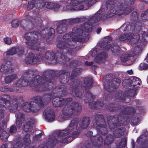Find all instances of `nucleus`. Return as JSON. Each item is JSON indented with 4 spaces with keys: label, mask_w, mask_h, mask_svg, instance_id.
I'll return each instance as SVG.
<instances>
[{
    "label": "nucleus",
    "mask_w": 148,
    "mask_h": 148,
    "mask_svg": "<svg viewBox=\"0 0 148 148\" xmlns=\"http://www.w3.org/2000/svg\"><path fill=\"white\" fill-rule=\"evenodd\" d=\"M135 56V54L134 53L133 55L130 56L128 54H123L120 58L121 61L123 62H125L127 61L130 59V57H134Z\"/></svg>",
    "instance_id": "41"
},
{
    "label": "nucleus",
    "mask_w": 148,
    "mask_h": 148,
    "mask_svg": "<svg viewBox=\"0 0 148 148\" xmlns=\"http://www.w3.org/2000/svg\"><path fill=\"white\" fill-rule=\"evenodd\" d=\"M107 55L106 52L102 51L100 53L98 56L95 57L94 61L98 63H99L102 60L106 59L107 57Z\"/></svg>",
    "instance_id": "32"
},
{
    "label": "nucleus",
    "mask_w": 148,
    "mask_h": 148,
    "mask_svg": "<svg viewBox=\"0 0 148 148\" xmlns=\"http://www.w3.org/2000/svg\"><path fill=\"white\" fill-rule=\"evenodd\" d=\"M90 123L89 117H84L81 122L79 124L81 128L82 129H86Z\"/></svg>",
    "instance_id": "31"
},
{
    "label": "nucleus",
    "mask_w": 148,
    "mask_h": 148,
    "mask_svg": "<svg viewBox=\"0 0 148 148\" xmlns=\"http://www.w3.org/2000/svg\"><path fill=\"white\" fill-rule=\"evenodd\" d=\"M16 52L19 55H21L24 53V49L23 47H18L16 48Z\"/></svg>",
    "instance_id": "59"
},
{
    "label": "nucleus",
    "mask_w": 148,
    "mask_h": 148,
    "mask_svg": "<svg viewBox=\"0 0 148 148\" xmlns=\"http://www.w3.org/2000/svg\"><path fill=\"white\" fill-rule=\"evenodd\" d=\"M106 108L110 112L117 111L120 110V114L118 115H109L107 117L108 122L112 123L110 128L114 129L118 126L125 125L131 120L132 123L136 125L137 122H135V120L131 119L130 115L133 116L135 113L136 109L133 107H128L125 105H121L118 103H110L107 106Z\"/></svg>",
    "instance_id": "3"
},
{
    "label": "nucleus",
    "mask_w": 148,
    "mask_h": 148,
    "mask_svg": "<svg viewBox=\"0 0 148 148\" xmlns=\"http://www.w3.org/2000/svg\"><path fill=\"white\" fill-rule=\"evenodd\" d=\"M134 92H129V90L127 91L126 94L125 95L124 99L121 101L126 103H129L130 101V97H134L136 95V89H134L133 90Z\"/></svg>",
    "instance_id": "30"
},
{
    "label": "nucleus",
    "mask_w": 148,
    "mask_h": 148,
    "mask_svg": "<svg viewBox=\"0 0 148 148\" xmlns=\"http://www.w3.org/2000/svg\"><path fill=\"white\" fill-rule=\"evenodd\" d=\"M45 4L47 5V7L48 9H55L59 8L60 7L59 4L55 3L47 2L45 3Z\"/></svg>",
    "instance_id": "42"
},
{
    "label": "nucleus",
    "mask_w": 148,
    "mask_h": 148,
    "mask_svg": "<svg viewBox=\"0 0 148 148\" xmlns=\"http://www.w3.org/2000/svg\"><path fill=\"white\" fill-rule=\"evenodd\" d=\"M45 119L49 122L53 121L55 118L54 112L50 109L47 108L44 112Z\"/></svg>",
    "instance_id": "22"
},
{
    "label": "nucleus",
    "mask_w": 148,
    "mask_h": 148,
    "mask_svg": "<svg viewBox=\"0 0 148 148\" xmlns=\"http://www.w3.org/2000/svg\"><path fill=\"white\" fill-rule=\"evenodd\" d=\"M82 69L81 68H76L72 70L70 75H69V79L72 82L78 76L81 74Z\"/></svg>",
    "instance_id": "28"
},
{
    "label": "nucleus",
    "mask_w": 148,
    "mask_h": 148,
    "mask_svg": "<svg viewBox=\"0 0 148 148\" xmlns=\"http://www.w3.org/2000/svg\"><path fill=\"white\" fill-rule=\"evenodd\" d=\"M25 61L26 64L29 65H31L36 64L34 55L32 52H29L28 53Z\"/></svg>",
    "instance_id": "25"
},
{
    "label": "nucleus",
    "mask_w": 148,
    "mask_h": 148,
    "mask_svg": "<svg viewBox=\"0 0 148 148\" xmlns=\"http://www.w3.org/2000/svg\"><path fill=\"white\" fill-rule=\"evenodd\" d=\"M66 87L64 85L59 86L55 88L51 92L45 93L42 97L38 96L32 98V101L25 102L23 104L22 109L26 112H29L31 110L37 111L40 108V106L43 107L49 102L56 95L63 96L66 94Z\"/></svg>",
    "instance_id": "4"
},
{
    "label": "nucleus",
    "mask_w": 148,
    "mask_h": 148,
    "mask_svg": "<svg viewBox=\"0 0 148 148\" xmlns=\"http://www.w3.org/2000/svg\"><path fill=\"white\" fill-rule=\"evenodd\" d=\"M80 134V132L77 131H74L71 135L74 139L75 138L77 137Z\"/></svg>",
    "instance_id": "62"
},
{
    "label": "nucleus",
    "mask_w": 148,
    "mask_h": 148,
    "mask_svg": "<svg viewBox=\"0 0 148 148\" xmlns=\"http://www.w3.org/2000/svg\"><path fill=\"white\" fill-rule=\"evenodd\" d=\"M65 0L66 8L70 10L79 11L83 10L84 5L90 7L97 2V0Z\"/></svg>",
    "instance_id": "9"
},
{
    "label": "nucleus",
    "mask_w": 148,
    "mask_h": 148,
    "mask_svg": "<svg viewBox=\"0 0 148 148\" xmlns=\"http://www.w3.org/2000/svg\"><path fill=\"white\" fill-rule=\"evenodd\" d=\"M34 57L36 60V63L37 61L40 62L44 61L45 62L44 50L43 49L42 51L39 52L36 54Z\"/></svg>",
    "instance_id": "33"
},
{
    "label": "nucleus",
    "mask_w": 148,
    "mask_h": 148,
    "mask_svg": "<svg viewBox=\"0 0 148 148\" xmlns=\"http://www.w3.org/2000/svg\"><path fill=\"white\" fill-rule=\"evenodd\" d=\"M130 79L132 89L129 90V92H134L133 90L134 89H136V90L138 88H141V81L139 78L135 76H132L130 77Z\"/></svg>",
    "instance_id": "20"
},
{
    "label": "nucleus",
    "mask_w": 148,
    "mask_h": 148,
    "mask_svg": "<svg viewBox=\"0 0 148 148\" xmlns=\"http://www.w3.org/2000/svg\"><path fill=\"white\" fill-rule=\"evenodd\" d=\"M16 118V124L17 126L20 128L22 124L23 123L25 120V114L21 112H19L15 115Z\"/></svg>",
    "instance_id": "26"
},
{
    "label": "nucleus",
    "mask_w": 148,
    "mask_h": 148,
    "mask_svg": "<svg viewBox=\"0 0 148 148\" xmlns=\"http://www.w3.org/2000/svg\"><path fill=\"white\" fill-rule=\"evenodd\" d=\"M84 84L86 93L82 99L84 101L85 103H88L89 106L91 109L101 108L103 106V101L101 100L97 101L96 102L93 101L95 99V96L90 92V89L93 85L92 79L89 77L85 78ZM84 88L82 82L77 79L70 85L69 89L72 95L81 99L82 98L83 93L84 92Z\"/></svg>",
    "instance_id": "2"
},
{
    "label": "nucleus",
    "mask_w": 148,
    "mask_h": 148,
    "mask_svg": "<svg viewBox=\"0 0 148 148\" xmlns=\"http://www.w3.org/2000/svg\"><path fill=\"white\" fill-rule=\"evenodd\" d=\"M36 70L28 69L25 71L21 77L23 86L29 85L31 86L35 87V90L38 92L46 91L48 88L44 84L43 75L42 76L37 75Z\"/></svg>",
    "instance_id": "6"
},
{
    "label": "nucleus",
    "mask_w": 148,
    "mask_h": 148,
    "mask_svg": "<svg viewBox=\"0 0 148 148\" xmlns=\"http://www.w3.org/2000/svg\"><path fill=\"white\" fill-rule=\"evenodd\" d=\"M138 13L137 12L134 11L130 16V19L132 21L135 22L137 21L138 18Z\"/></svg>",
    "instance_id": "44"
},
{
    "label": "nucleus",
    "mask_w": 148,
    "mask_h": 148,
    "mask_svg": "<svg viewBox=\"0 0 148 148\" xmlns=\"http://www.w3.org/2000/svg\"><path fill=\"white\" fill-rule=\"evenodd\" d=\"M66 20H68L67 24L70 25L77 23L81 21V19L79 18H74L71 20L67 19Z\"/></svg>",
    "instance_id": "50"
},
{
    "label": "nucleus",
    "mask_w": 148,
    "mask_h": 148,
    "mask_svg": "<svg viewBox=\"0 0 148 148\" xmlns=\"http://www.w3.org/2000/svg\"><path fill=\"white\" fill-rule=\"evenodd\" d=\"M45 62L51 64H55L58 63L63 64L71 59L67 55L64 54V52L60 49H59L56 53L53 51L48 50L45 53Z\"/></svg>",
    "instance_id": "8"
},
{
    "label": "nucleus",
    "mask_w": 148,
    "mask_h": 148,
    "mask_svg": "<svg viewBox=\"0 0 148 148\" xmlns=\"http://www.w3.org/2000/svg\"><path fill=\"white\" fill-rule=\"evenodd\" d=\"M141 17L143 21H148V9L142 12Z\"/></svg>",
    "instance_id": "48"
},
{
    "label": "nucleus",
    "mask_w": 148,
    "mask_h": 148,
    "mask_svg": "<svg viewBox=\"0 0 148 148\" xmlns=\"http://www.w3.org/2000/svg\"><path fill=\"white\" fill-rule=\"evenodd\" d=\"M32 120L31 119L28 120L25 125L23 126V130L24 131L27 132L29 131V130L31 128V124L32 123Z\"/></svg>",
    "instance_id": "45"
},
{
    "label": "nucleus",
    "mask_w": 148,
    "mask_h": 148,
    "mask_svg": "<svg viewBox=\"0 0 148 148\" xmlns=\"http://www.w3.org/2000/svg\"><path fill=\"white\" fill-rule=\"evenodd\" d=\"M23 143L20 141H17L14 144L13 146V148H23Z\"/></svg>",
    "instance_id": "56"
},
{
    "label": "nucleus",
    "mask_w": 148,
    "mask_h": 148,
    "mask_svg": "<svg viewBox=\"0 0 148 148\" xmlns=\"http://www.w3.org/2000/svg\"><path fill=\"white\" fill-rule=\"evenodd\" d=\"M35 7L38 9L40 10L43 7V4L40 0H35Z\"/></svg>",
    "instance_id": "49"
},
{
    "label": "nucleus",
    "mask_w": 148,
    "mask_h": 148,
    "mask_svg": "<svg viewBox=\"0 0 148 148\" xmlns=\"http://www.w3.org/2000/svg\"><path fill=\"white\" fill-rule=\"evenodd\" d=\"M55 30L53 28H50L49 29L45 28L39 31V35L42 38H45L46 41L52 40L54 37Z\"/></svg>",
    "instance_id": "16"
},
{
    "label": "nucleus",
    "mask_w": 148,
    "mask_h": 148,
    "mask_svg": "<svg viewBox=\"0 0 148 148\" xmlns=\"http://www.w3.org/2000/svg\"><path fill=\"white\" fill-rule=\"evenodd\" d=\"M73 32L63 35L62 40L57 41V47L60 49L66 56L70 58L72 54H75L76 46L72 42H84L92 31L91 24L86 22L82 25H77L72 29Z\"/></svg>",
    "instance_id": "1"
},
{
    "label": "nucleus",
    "mask_w": 148,
    "mask_h": 148,
    "mask_svg": "<svg viewBox=\"0 0 148 148\" xmlns=\"http://www.w3.org/2000/svg\"><path fill=\"white\" fill-rule=\"evenodd\" d=\"M114 75L110 73L102 78L104 88L109 92H111L117 89L121 82L120 79L117 78H114Z\"/></svg>",
    "instance_id": "10"
},
{
    "label": "nucleus",
    "mask_w": 148,
    "mask_h": 148,
    "mask_svg": "<svg viewBox=\"0 0 148 148\" xmlns=\"http://www.w3.org/2000/svg\"><path fill=\"white\" fill-rule=\"evenodd\" d=\"M132 34L131 32L126 34H122L121 35L119 39L120 40L122 41H127L130 40L131 41L132 40L134 39L133 38L132 36Z\"/></svg>",
    "instance_id": "34"
},
{
    "label": "nucleus",
    "mask_w": 148,
    "mask_h": 148,
    "mask_svg": "<svg viewBox=\"0 0 148 148\" xmlns=\"http://www.w3.org/2000/svg\"><path fill=\"white\" fill-rule=\"evenodd\" d=\"M124 5L127 6V7H125L124 9L123 4L121 3L122 4V9L121 11H119V13L116 14L119 16H121V15H126L130 13L133 10L134 8L132 6H130V5L133 4L135 1V0H124Z\"/></svg>",
    "instance_id": "15"
},
{
    "label": "nucleus",
    "mask_w": 148,
    "mask_h": 148,
    "mask_svg": "<svg viewBox=\"0 0 148 148\" xmlns=\"http://www.w3.org/2000/svg\"><path fill=\"white\" fill-rule=\"evenodd\" d=\"M17 78V75L14 74L8 75L4 78V82L6 84H9L13 81L15 80Z\"/></svg>",
    "instance_id": "37"
},
{
    "label": "nucleus",
    "mask_w": 148,
    "mask_h": 148,
    "mask_svg": "<svg viewBox=\"0 0 148 148\" xmlns=\"http://www.w3.org/2000/svg\"><path fill=\"white\" fill-rule=\"evenodd\" d=\"M140 148H148V138L141 142Z\"/></svg>",
    "instance_id": "53"
},
{
    "label": "nucleus",
    "mask_w": 148,
    "mask_h": 148,
    "mask_svg": "<svg viewBox=\"0 0 148 148\" xmlns=\"http://www.w3.org/2000/svg\"><path fill=\"white\" fill-rule=\"evenodd\" d=\"M22 79H21V78L19 79L18 80V81L16 82L15 84L16 86L18 87L20 86H23L22 83Z\"/></svg>",
    "instance_id": "63"
},
{
    "label": "nucleus",
    "mask_w": 148,
    "mask_h": 148,
    "mask_svg": "<svg viewBox=\"0 0 148 148\" xmlns=\"http://www.w3.org/2000/svg\"><path fill=\"white\" fill-rule=\"evenodd\" d=\"M107 40H104L103 41L100 43L99 46L101 47L104 49L105 51H107L109 50L110 48L112 52L114 55H118L119 53V47L117 45L114 44L111 46L109 44V41H112V38L109 36H107L106 37Z\"/></svg>",
    "instance_id": "13"
},
{
    "label": "nucleus",
    "mask_w": 148,
    "mask_h": 148,
    "mask_svg": "<svg viewBox=\"0 0 148 148\" xmlns=\"http://www.w3.org/2000/svg\"><path fill=\"white\" fill-rule=\"evenodd\" d=\"M31 41H27L25 42L26 44L29 46H33L36 47L39 46L40 45V42L38 40H35L32 39Z\"/></svg>",
    "instance_id": "40"
},
{
    "label": "nucleus",
    "mask_w": 148,
    "mask_h": 148,
    "mask_svg": "<svg viewBox=\"0 0 148 148\" xmlns=\"http://www.w3.org/2000/svg\"><path fill=\"white\" fill-rule=\"evenodd\" d=\"M13 70L10 61H5L1 64L0 69L1 72L8 74L12 72Z\"/></svg>",
    "instance_id": "19"
},
{
    "label": "nucleus",
    "mask_w": 148,
    "mask_h": 148,
    "mask_svg": "<svg viewBox=\"0 0 148 148\" xmlns=\"http://www.w3.org/2000/svg\"><path fill=\"white\" fill-rule=\"evenodd\" d=\"M78 64V62L77 60H73L69 63V67L71 68H73L76 67Z\"/></svg>",
    "instance_id": "55"
},
{
    "label": "nucleus",
    "mask_w": 148,
    "mask_h": 148,
    "mask_svg": "<svg viewBox=\"0 0 148 148\" xmlns=\"http://www.w3.org/2000/svg\"><path fill=\"white\" fill-rule=\"evenodd\" d=\"M95 122L97 126V127L100 125H102L103 124H106V122L102 114H96L95 115Z\"/></svg>",
    "instance_id": "27"
},
{
    "label": "nucleus",
    "mask_w": 148,
    "mask_h": 148,
    "mask_svg": "<svg viewBox=\"0 0 148 148\" xmlns=\"http://www.w3.org/2000/svg\"><path fill=\"white\" fill-rule=\"evenodd\" d=\"M67 21V20L64 19L59 22V24L56 29V31L58 34H63L66 31Z\"/></svg>",
    "instance_id": "21"
},
{
    "label": "nucleus",
    "mask_w": 148,
    "mask_h": 148,
    "mask_svg": "<svg viewBox=\"0 0 148 148\" xmlns=\"http://www.w3.org/2000/svg\"><path fill=\"white\" fill-rule=\"evenodd\" d=\"M148 68V64L145 63H141L140 66V70H145Z\"/></svg>",
    "instance_id": "58"
},
{
    "label": "nucleus",
    "mask_w": 148,
    "mask_h": 148,
    "mask_svg": "<svg viewBox=\"0 0 148 148\" xmlns=\"http://www.w3.org/2000/svg\"><path fill=\"white\" fill-rule=\"evenodd\" d=\"M102 18V16L100 11H98L93 16L91 17L89 20V21L91 24L97 23Z\"/></svg>",
    "instance_id": "29"
},
{
    "label": "nucleus",
    "mask_w": 148,
    "mask_h": 148,
    "mask_svg": "<svg viewBox=\"0 0 148 148\" xmlns=\"http://www.w3.org/2000/svg\"><path fill=\"white\" fill-rule=\"evenodd\" d=\"M125 129L123 127L116 129L114 132L113 134L116 138H120L124 134Z\"/></svg>",
    "instance_id": "36"
},
{
    "label": "nucleus",
    "mask_w": 148,
    "mask_h": 148,
    "mask_svg": "<svg viewBox=\"0 0 148 148\" xmlns=\"http://www.w3.org/2000/svg\"><path fill=\"white\" fill-rule=\"evenodd\" d=\"M0 91L2 92H11L12 89L7 86H3L0 87Z\"/></svg>",
    "instance_id": "52"
},
{
    "label": "nucleus",
    "mask_w": 148,
    "mask_h": 148,
    "mask_svg": "<svg viewBox=\"0 0 148 148\" xmlns=\"http://www.w3.org/2000/svg\"><path fill=\"white\" fill-rule=\"evenodd\" d=\"M1 123L0 126L2 127V129L0 130V132H2L0 135V137L2 141H5L7 140L9 136V134L6 131H3V129L6 127L7 124L6 123L3 119H2V121Z\"/></svg>",
    "instance_id": "23"
},
{
    "label": "nucleus",
    "mask_w": 148,
    "mask_h": 148,
    "mask_svg": "<svg viewBox=\"0 0 148 148\" xmlns=\"http://www.w3.org/2000/svg\"><path fill=\"white\" fill-rule=\"evenodd\" d=\"M35 0H32L28 2L27 8V10L28 11H30L35 7Z\"/></svg>",
    "instance_id": "46"
},
{
    "label": "nucleus",
    "mask_w": 148,
    "mask_h": 148,
    "mask_svg": "<svg viewBox=\"0 0 148 148\" xmlns=\"http://www.w3.org/2000/svg\"><path fill=\"white\" fill-rule=\"evenodd\" d=\"M134 29L133 27L131 25L127 24L125 28L124 31L125 32H133Z\"/></svg>",
    "instance_id": "57"
},
{
    "label": "nucleus",
    "mask_w": 148,
    "mask_h": 148,
    "mask_svg": "<svg viewBox=\"0 0 148 148\" xmlns=\"http://www.w3.org/2000/svg\"><path fill=\"white\" fill-rule=\"evenodd\" d=\"M114 141V138L112 134H108L106 137L104 144V145H109L112 143Z\"/></svg>",
    "instance_id": "38"
},
{
    "label": "nucleus",
    "mask_w": 148,
    "mask_h": 148,
    "mask_svg": "<svg viewBox=\"0 0 148 148\" xmlns=\"http://www.w3.org/2000/svg\"><path fill=\"white\" fill-rule=\"evenodd\" d=\"M23 144L25 148H35L34 146L32 145L31 144V141L30 138V134L28 133L25 134L23 138ZM48 139L46 142V145L45 146L40 145L38 147V148H47V143Z\"/></svg>",
    "instance_id": "18"
},
{
    "label": "nucleus",
    "mask_w": 148,
    "mask_h": 148,
    "mask_svg": "<svg viewBox=\"0 0 148 148\" xmlns=\"http://www.w3.org/2000/svg\"><path fill=\"white\" fill-rule=\"evenodd\" d=\"M148 37V30H147V32H146L145 31L143 32L142 35V38L143 40L145 41V37Z\"/></svg>",
    "instance_id": "64"
},
{
    "label": "nucleus",
    "mask_w": 148,
    "mask_h": 148,
    "mask_svg": "<svg viewBox=\"0 0 148 148\" xmlns=\"http://www.w3.org/2000/svg\"><path fill=\"white\" fill-rule=\"evenodd\" d=\"M39 31L36 32L34 31L32 32H28L25 33L24 38L26 40H29L32 39L37 40L38 39V34H39Z\"/></svg>",
    "instance_id": "24"
},
{
    "label": "nucleus",
    "mask_w": 148,
    "mask_h": 148,
    "mask_svg": "<svg viewBox=\"0 0 148 148\" xmlns=\"http://www.w3.org/2000/svg\"><path fill=\"white\" fill-rule=\"evenodd\" d=\"M16 53V49L15 47L11 48L6 53V56H12Z\"/></svg>",
    "instance_id": "47"
},
{
    "label": "nucleus",
    "mask_w": 148,
    "mask_h": 148,
    "mask_svg": "<svg viewBox=\"0 0 148 148\" xmlns=\"http://www.w3.org/2000/svg\"><path fill=\"white\" fill-rule=\"evenodd\" d=\"M17 127L15 125H13L10 127L9 132L11 134L14 135L17 132Z\"/></svg>",
    "instance_id": "51"
},
{
    "label": "nucleus",
    "mask_w": 148,
    "mask_h": 148,
    "mask_svg": "<svg viewBox=\"0 0 148 148\" xmlns=\"http://www.w3.org/2000/svg\"><path fill=\"white\" fill-rule=\"evenodd\" d=\"M42 20L39 18L37 22L33 16L28 15H26L25 19L22 20L20 24V26L24 30L28 31L32 29L36 26H40L42 23Z\"/></svg>",
    "instance_id": "12"
},
{
    "label": "nucleus",
    "mask_w": 148,
    "mask_h": 148,
    "mask_svg": "<svg viewBox=\"0 0 148 148\" xmlns=\"http://www.w3.org/2000/svg\"><path fill=\"white\" fill-rule=\"evenodd\" d=\"M69 134H68V135ZM66 135V136L67 135ZM64 135H58L56 133V135H51L48 138V141L47 143V148H53L56 145V144L59 143H70L73 140L74 138L71 136H67L64 138Z\"/></svg>",
    "instance_id": "11"
},
{
    "label": "nucleus",
    "mask_w": 148,
    "mask_h": 148,
    "mask_svg": "<svg viewBox=\"0 0 148 148\" xmlns=\"http://www.w3.org/2000/svg\"><path fill=\"white\" fill-rule=\"evenodd\" d=\"M42 134L41 133H40L38 134L35 135L33 137L34 140L35 141H37L40 140Z\"/></svg>",
    "instance_id": "60"
},
{
    "label": "nucleus",
    "mask_w": 148,
    "mask_h": 148,
    "mask_svg": "<svg viewBox=\"0 0 148 148\" xmlns=\"http://www.w3.org/2000/svg\"><path fill=\"white\" fill-rule=\"evenodd\" d=\"M105 124H102V125L99 126L97 127V131L98 133L101 134L103 135L104 136L108 132V129L105 127Z\"/></svg>",
    "instance_id": "35"
},
{
    "label": "nucleus",
    "mask_w": 148,
    "mask_h": 148,
    "mask_svg": "<svg viewBox=\"0 0 148 148\" xmlns=\"http://www.w3.org/2000/svg\"><path fill=\"white\" fill-rule=\"evenodd\" d=\"M130 80V78L128 79H124L122 82L123 87L126 88H132V86Z\"/></svg>",
    "instance_id": "43"
},
{
    "label": "nucleus",
    "mask_w": 148,
    "mask_h": 148,
    "mask_svg": "<svg viewBox=\"0 0 148 148\" xmlns=\"http://www.w3.org/2000/svg\"><path fill=\"white\" fill-rule=\"evenodd\" d=\"M12 27L14 28L17 27L19 25V21L18 19H14L11 22Z\"/></svg>",
    "instance_id": "54"
},
{
    "label": "nucleus",
    "mask_w": 148,
    "mask_h": 148,
    "mask_svg": "<svg viewBox=\"0 0 148 148\" xmlns=\"http://www.w3.org/2000/svg\"><path fill=\"white\" fill-rule=\"evenodd\" d=\"M70 73L66 70H49L43 72L44 84L46 87L48 88L47 91L51 89L53 83L57 77L60 82L65 84L68 83L69 80Z\"/></svg>",
    "instance_id": "7"
},
{
    "label": "nucleus",
    "mask_w": 148,
    "mask_h": 148,
    "mask_svg": "<svg viewBox=\"0 0 148 148\" xmlns=\"http://www.w3.org/2000/svg\"><path fill=\"white\" fill-rule=\"evenodd\" d=\"M93 132L88 131L86 134L87 136H90V139L92 145L95 147H99L102 145L103 142V138L98 134L92 136Z\"/></svg>",
    "instance_id": "14"
},
{
    "label": "nucleus",
    "mask_w": 148,
    "mask_h": 148,
    "mask_svg": "<svg viewBox=\"0 0 148 148\" xmlns=\"http://www.w3.org/2000/svg\"><path fill=\"white\" fill-rule=\"evenodd\" d=\"M79 120L77 119L76 118L73 119L71 121L70 124L66 129L56 132L57 134L59 136L61 134L66 135L69 134L71 132L74 130L73 126L76 124H77Z\"/></svg>",
    "instance_id": "17"
},
{
    "label": "nucleus",
    "mask_w": 148,
    "mask_h": 148,
    "mask_svg": "<svg viewBox=\"0 0 148 148\" xmlns=\"http://www.w3.org/2000/svg\"><path fill=\"white\" fill-rule=\"evenodd\" d=\"M3 41L5 43L9 45L11 44L12 42L11 39L8 37H6L4 38L3 39Z\"/></svg>",
    "instance_id": "61"
},
{
    "label": "nucleus",
    "mask_w": 148,
    "mask_h": 148,
    "mask_svg": "<svg viewBox=\"0 0 148 148\" xmlns=\"http://www.w3.org/2000/svg\"><path fill=\"white\" fill-rule=\"evenodd\" d=\"M127 91H126L125 92H123L121 90L117 91L115 95L116 99H118L120 101H121L123 100Z\"/></svg>",
    "instance_id": "39"
},
{
    "label": "nucleus",
    "mask_w": 148,
    "mask_h": 148,
    "mask_svg": "<svg viewBox=\"0 0 148 148\" xmlns=\"http://www.w3.org/2000/svg\"><path fill=\"white\" fill-rule=\"evenodd\" d=\"M72 100L71 97L63 98L56 97L53 98L52 103L55 107H61L65 104L62 110V114L66 118H70L72 115L78 116L82 110L81 106L78 102L73 101L69 105V103Z\"/></svg>",
    "instance_id": "5"
}]
</instances>
